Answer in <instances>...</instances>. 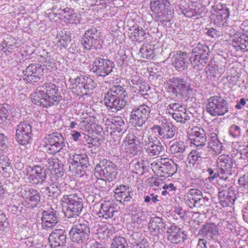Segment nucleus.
<instances>
[{
    "label": "nucleus",
    "instance_id": "f257e3e1",
    "mask_svg": "<svg viewBox=\"0 0 248 248\" xmlns=\"http://www.w3.org/2000/svg\"><path fill=\"white\" fill-rule=\"evenodd\" d=\"M62 97L58 87L51 83H46L39 87L32 94V102L38 106L48 108L57 105Z\"/></svg>",
    "mask_w": 248,
    "mask_h": 248
},
{
    "label": "nucleus",
    "instance_id": "f03ea898",
    "mask_svg": "<svg viewBox=\"0 0 248 248\" xmlns=\"http://www.w3.org/2000/svg\"><path fill=\"white\" fill-rule=\"evenodd\" d=\"M126 92L121 86L112 87L105 93L104 102L107 108L113 112L124 108L126 102L124 98Z\"/></svg>",
    "mask_w": 248,
    "mask_h": 248
},
{
    "label": "nucleus",
    "instance_id": "7ed1b4c3",
    "mask_svg": "<svg viewBox=\"0 0 248 248\" xmlns=\"http://www.w3.org/2000/svg\"><path fill=\"white\" fill-rule=\"evenodd\" d=\"M63 207H66L64 215L67 217L68 221L75 222L79 216L83 208L82 201L76 194H64L61 199Z\"/></svg>",
    "mask_w": 248,
    "mask_h": 248
},
{
    "label": "nucleus",
    "instance_id": "20e7f679",
    "mask_svg": "<svg viewBox=\"0 0 248 248\" xmlns=\"http://www.w3.org/2000/svg\"><path fill=\"white\" fill-rule=\"evenodd\" d=\"M166 89L170 95L177 98H181L186 93H188L192 91L187 80L179 77L169 79L166 83Z\"/></svg>",
    "mask_w": 248,
    "mask_h": 248
},
{
    "label": "nucleus",
    "instance_id": "39448f33",
    "mask_svg": "<svg viewBox=\"0 0 248 248\" xmlns=\"http://www.w3.org/2000/svg\"><path fill=\"white\" fill-rule=\"evenodd\" d=\"M43 144L45 150L48 153L55 155L65 147V141L62 135L58 132H53L46 135Z\"/></svg>",
    "mask_w": 248,
    "mask_h": 248
},
{
    "label": "nucleus",
    "instance_id": "423d86ee",
    "mask_svg": "<svg viewBox=\"0 0 248 248\" xmlns=\"http://www.w3.org/2000/svg\"><path fill=\"white\" fill-rule=\"evenodd\" d=\"M73 85L72 92L77 95H87L91 93L95 88L94 81L90 77L86 76H80L76 78H70Z\"/></svg>",
    "mask_w": 248,
    "mask_h": 248
},
{
    "label": "nucleus",
    "instance_id": "0eeeda50",
    "mask_svg": "<svg viewBox=\"0 0 248 248\" xmlns=\"http://www.w3.org/2000/svg\"><path fill=\"white\" fill-rule=\"evenodd\" d=\"M206 109L212 116H222L228 112V104L221 96L215 95L207 99Z\"/></svg>",
    "mask_w": 248,
    "mask_h": 248
},
{
    "label": "nucleus",
    "instance_id": "6e6552de",
    "mask_svg": "<svg viewBox=\"0 0 248 248\" xmlns=\"http://www.w3.org/2000/svg\"><path fill=\"white\" fill-rule=\"evenodd\" d=\"M117 174L116 166L107 159L101 160L94 169V175L96 178L104 177L108 182L115 179Z\"/></svg>",
    "mask_w": 248,
    "mask_h": 248
},
{
    "label": "nucleus",
    "instance_id": "1a4fd4ad",
    "mask_svg": "<svg viewBox=\"0 0 248 248\" xmlns=\"http://www.w3.org/2000/svg\"><path fill=\"white\" fill-rule=\"evenodd\" d=\"M69 234L72 242L82 244L89 240L90 229L87 223H79L72 227Z\"/></svg>",
    "mask_w": 248,
    "mask_h": 248
},
{
    "label": "nucleus",
    "instance_id": "9d476101",
    "mask_svg": "<svg viewBox=\"0 0 248 248\" xmlns=\"http://www.w3.org/2000/svg\"><path fill=\"white\" fill-rule=\"evenodd\" d=\"M151 167L153 170L166 177L172 176L177 170V165L167 158H162L159 161H154L151 163Z\"/></svg>",
    "mask_w": 248,
    "mask_h": 248
},
{
    "label": "nucleus",
    "instance_id": "9b49d317",
    "mask_svg": "<svg viewBox=\"0 0 248 248\" xmlns=\"http://www.w3.org/2000/svg\"><path fill=\"white\" fill-rule=\"evenodd\" d=\"M151 112V106L142 104L133 108L130 114V122L135 126L141 127L146 122Z\"/></svg>",
    "mask_w": 248,
    "mask_h": 248
},
{
    "label": "nucleus",
    "instance_id": "f8f14e48",
    "mask_svg": "<svg viewBox=\"0 0 248 248\" xmlns=\"http://www.w3.org/2000/svg\"><path fill=\"white\" fill-rule=\"evenodd\" d=\"M114 66L112 61L98 57L93 62L92 71L98 76L106 77L112 71Z\"/></svg>",
    "mask_w": 248,
    "mask_h": 248
},
{
    "label": "nucleus",
    "instance_id": "ddd939ff",
    "mask_svg": "<svg viewBox=\"0 0 248 248\" xmlns=\"http://www.w3.org/2000/svg\"><path fill=\"white\" fill-rule=\"evenodd\" d=\"M31 173H27L24 177L27 184L37 185L42 184L46 178V170L40 165H36L31 168Z\"/></svg>",
    "mask_w": 248,
    "mask_h": 248
},
{
    "label": "nucleus",
    "instance_id": "4468645a",
    "mask_svg": "<svg viewBox=\"0 0 248 248\" xmlns=\"http://www.w3.org/2000/svg\"><path fill=\"white\" fill-rule=\"evenodd\" d=\"M233 161L229 155L223 154L220 155L217 160V167L221 174V179L226 180L232 175Z\"/></svg>",
    "mask_w": 248,
    "mask_h": 248
},
{
    "label": "nucleus",
    "instance_id": "2eb2a0df",
    "mask_svg": "<svg viewBox=\"0 0 248 248\" xmlns=\"http://www.w3.org/2000/svg\"><path fill=\"white\" fill-rule=\"evenodd\" d=\"M32 136V127L28 122H21L17 126L16 137L17 142L21 145L30 143Z\"/></svg>",
    "mask_w": 248,
    "mask_h": 248
},
{
    "label": "nucleus",
    "instance_id": "dca6fc26",
    "mask_svg": "<svg viewBox=\"0 0 248 248\" xmlns=\"http://www.w3.org/2000/svg\"><path fill=\"white\" fill-rule=\"evenodd\" d=\"M71 164L69 166L71 170L75 171L77 174L85 172V169L90 165L87 155L85 154H75L71 158Z\"/></svg>",
    "mask_w": 248,
    "mask_h": 248
},
{
    "label": "nucleus",
    "instance_id": "f3484780",
    "mask_svg": "<svg viewBox=\"0 0 248 248\" xmlns=\"http://www.w3.org/2000/svg\"><path fill=\"white\" fill-rule=\"evenodd\" d=\"M190 137L191 143L197 148H204L206 142V137L204 130L198 126H195L188 132Z\"/></svg>",
    "mask_w": 248,
    "mask_h": 248
},
{
    "label": "nucleus",
    "instance_id": "a211bd4d",
    "mask_svg": "<svg viewBox=\"0 0 248 248\" xmlns=\"http://www.w3.org/2000/svg\"><path fill=\"white\" fill-rule=\"evenodd\" d=\"M24 79L28 82H37L43 75V69L38 64H31L23 71Z\"/></svg>",
    "mask_w": 248,
    "mask_h": 248
},
{
    "label": "nucleus",
    "instance_id": "6ab92c4d",
    "mask_svg": "<svg viewBox=\"0 0 248 248\" xmlns=\"http://www.w3.org/2000/svg\"><path fill=\"white\" fill-rule=\"evenodd\" d=\"M144 134L143 130L136 128L133 134L127 135L126 137V140L128 142L126 145L127 148L129 149L130 152L133 155H137L139 151L140 142L142 135H144Z\"/></svg>",
    "mask_w": 248,
    "mask_h": 248
},
{
    "label": "nucleus",
    "instance_id": "aec40b11",
    "mask_svg": "<svg viewBox=\"0 0 248 248\" xmlns=\"http://www.w3.org/2000/svg\"><path fill=\"white\" fill-rule=\"evenodd\" d=\"M48 241L51 248H63L66 243V232L63 230L56 229L50 234Z\"/></svg>",
    "mask_w": 248,
    "mask_h": 248
},
{
    "label": "nucleus",
    "instance_id": "412c9836",
    "mask_svg": "<svg viewBox=\"0 0 248 248\" xmlns=\"http://www.w3.org/2000/svg\"><path fill=\"white\" fill-rule=\"evenodd\" d=\"M133 193L129 186L120 185L114 189V197L117 202L125 205L131 201Z\"/></svg>",
    "mask_w": 248,
    "mask_h": 248
},
{
    "label": "nucleus",
    "instance_id": "4be33fe9",
    "mask_svg": "<svg viewBox=\"0 0 248 248\" xmlns=\"http://www.w3.org/2000/svg\"><path fill=\"white\" fill-rule=\"evenodd\" d=\"M41 219L42 227L46 230L52 229L58 222L56 211L53 210L43 211Z\"/></svg>",
    "mask_w": 248,
    "mask_h": 248
},
{
    "label": "nucleus",
    "instance_id": "5701e85b",
    "mask_svg": "<svg viewBox=\"0 0 248 248\" xmlns=\"http://www.w3.org/2000/svg\"><path fill=\"white\" fill-rule=\"evenodd\" d=\"M190 62V57L185 52L179 51L173 61L175 68L179 71L184 70L188 68Z\"/></svg>",
    "mask_w": 248,
    "mask_h": 248
},
{
    "label": "nucleus",
    "instance_id": "b1692460",
    "mask_svg": "<svg viewBox=\"0 0 248 248\" xmlns=\"http://www.w3.org/2000/svg\"><path fill=\"white\" fill-rule=\"evenodd\" d=\"M165 224L161 218L155 217L151 219L148 223V229L150 233L154 235H158L165 230Z\"/></svg>",
    "mask_w": 248,
    "mask_h": 248
},
{
    "label": "nucleus",
    "instance_id": "393cba45",
    "mask_svg": "<svg viewBox=\"0 0 248 248\" xmlns=\"http://www.w3.org/2000/svg\"><path fill=\"white\" fill-rule=\"evenodd\" d=\"M115 206L114 203L109 201L104 202L101 204V208L98 212L99 217L106 219L112 218L116 212Z\"/></svg>",
    "mask_w": 248,
    "mask_h": 248
},
{
    "label": "nucleus",
    "instance_id": "a878e982",
    "mask_svg": "<svg viewBox=\"0 0 248 248\" xmlns=\"http://www.w3.org/2000/svg\"><path fill=\"white\" fill-rule=\"evenodd\" d=\"M202 192L197 189H191L185 195L186 204L190 208L197 207L198 202L201 199Z\"/></svg>",
    "mask_w": 248,
    "mask_h": 248
},
{
    "label": "nucleus",
    "instance_id": "bb28decb",
    "mask_svg": "<svg viewBox=\"0 0 248 248\" xmlns=\"http://www.w3.org/2000/svg\"><path fill=\"white\" fill-rule=\"evenodd\" d=\"M166 233L168 239L173 244H178L183 239V232L176 225L173 224L167 227Z\"/></svg>",
    "mask_w": 248,
    "mask_h": 248
},
{
    "label": "nucleus",
    "instance_id": "cd10ccee",
    "mask_svg": "<svg viewBox=\"0 0 248 248\" xmlns=\"http://www.w3.org/2000/svg\"><path fill=\"white\" fill-rule=\"evenodd\" d=\"M218 233V229L214 223L205 224L199 231L200 234H202L207 239H214Z\"/></svg>",
    "mask_w": 248,
    "mask_h": 248
},
{
    "label": "nucleus",
    "instance_id": "c85d7f7f",
    "mask_svg": "<svg viewBox=\"0 0 248 248\" xmlns=\"http://www.w3.org/2000/svg\"><path fill=\"white\" fill-rule=\"evenodd\" d=\"M0 173L5 178L10 177L14 174L12 164L6 155L0 156Z\"/></svg>",
    "mask_w": 248,
    "mask_h": 248
},
{
    "label": "nucleus",
    "instance_id": "c756f323",
    "mask_svg": "<svg viewBox=\"0 0 248 248\" xmlns=\"http://www.w3.org/2000/svg\"><path fill=\"white\" fill-rule=\"evenodd\" d=\"M162 138V142L165 143H170L174 141L176 139L177 134V128L170 125L169 124L165 123L164 124V130Z\"/></svg>",
    "mask_w": 248,
    "mask_h": 248
},
{
    "label": "nucleus",
    "instance_id": "7c9ffc66",
    "mask_svg": "<svg viewBox=\"0 0 248 248\" xmlns=\"http://www.w3.org/2000/svg\"><path fill=\"white\" fill-rule=\"evenodd\" d=\"M232 44L236 49L245 51L248 50V35L245 33L235 34L232 41Z\"/></svg>",
    "mask_w": 248,
    "mask_h": 248
},
{
    "label": "nucleus",
    "instance_id": "2f4dec72",
    "mask_svg": "<svg viewBox=\"0 0 248 248\" xmlns=\"http://www.w3.org/2000/svg\"><path fill=\"white\" fill-rule=\"evenodd\" d=\"M23 196L25 199L30 201L34 205H37L40 201L41 197L39 192L32 188H28L24 190Z\"/></svg>",
    "mask_w": 248,
    "mask_h": 248
},
{
    "label": "nucleus",
    "instance_id": "473e14b6",
    "mask_svg": "<svg viewBox=\"0 0 248 248\" xmlns=\"http://www.w3.org/2000/svg\"><path fill=\"white\" fill-rule=\"evenodd\" d=\"M99 38L93 37L90 35H88V33L85 32L81 40V43L83 48L86 50L96 49V44L99 42Z\"/></svg>",
    "mask_w": 248,
    "mask_h": 248
},
{
    "label": "nucleus",
    "instance_id": "72a5a7b5",
    "mask_svg": "<svg viewBox=\"0 0 248 248\" xmlns=\"http://www.w3.org/2000/svg\"><path fill=\"white\" fill-rule=\"evenodd\" d=\"M209 49L204 44L199 43L192 50V56L202 57L208 60L209 56Z\"/></svg>",
    "mask_w": 248,
    "mask_h": 248
},
{
    "label": "nucleus",
    "instance_id": "f704fd0d",
    "mask_svg": "<svg viewBox=\"0 0 248 248\" xmlns=\"http://www.w3.org/2000/svg\"><path fill=\"white\" fill-rule=\"evenodd\" d=\"M163 146L157 140L145 149L146 152L151 156H157L163 152Z\"/></svg>",
    "mask_w": 248,
    "mask_h": 248
},
{
    "label": "nucleus",
    "instance_id": "c9c22d12",
    "mask_svg": "<svg viewBox=\"0 0 248 248\" xmlns=\"http://www.w3.org/2000/svg\"><path fill=\"white\" fill-rule=\"evenodd\" d=\"M170 4L168 0H153L150 3L152 11L156 14L161 13L165 11L166 7Z\"/></svg>",
    "mask_w": 248,
    "mask_h": 248
},
{
    "label": "nucleus",
    "instance_id": "e433bc0d",
    "mask_svg": "<svg viewBox=\"0 0 248 248\" xmlns=\"http://www.w3.org/2000/svg\"><path fill=\"white\" fill-rule=\"evenodd\" d=\"M207 156L206 150L204 148H197L192 150L188 156L189 163L194 165L199 158H206Z\"/></svg>",
    "mask_w": 248,
    "mask_h": 248
},
{
    "label": "nucleus",
    "instance_id": "4c0bfd02",
    "mask_svg": "<svg viewBox=\"0 0 248 248\" xmlns=\"http://www.w3.org/2000/svg\"><path fill=\"white\" fill-rule=\"evenodd\" d=\"M130 37L132 41L140 42L144 39L145 33L141 27L133 26L130 29Z\"/></svg>",
    "mask_w": 248,
    "mask_h": 248
},
{
    "label": "nucleus",
    "instance_id": "58836bf2",
    "mask_svg": "<svg viewBox=\"0 0 248 248\" xmlns=\"http://www.w3.org/2000/svg\"><path fill=\"white\" fill-rule=\"evenodd\" d=\"M208 146L212 149L216 154H219L222 150V144L219 141L216 134L214 133L211 134Z\"/></svg>",
    "mask_w": 248,
    "mask_h": 248
},
{
    "label": "nucleus",
    "instance_id": "ea45409f",
    "mask_svg": "<svg viewBox=\"0 0 248 248\" xmlns=\"http://www.w3.org/2000/svg\"><path fill=\"white\" fill-rule=\"evenodd\" d=\"M187 146L185 143L180 140H177L174 141L170 146V150L172 154H184Z\"/></svg>",
    "mask_w": 248,
    "mask_h": 248
},
{
    "label": "nucleus",
    "instance_id": "a19ab883",
    "mask_svg": "<svg viewBox=\"0 0 248 248\" xmlns=\"http://www.w3.org/2000/svg\"><path fill=\"white\" fill-rule=\"evenodd\" d=\"M112 124L111 128L114 130V132L120 133L125 130V126L124 120L119 116L113 117L111 120Z\"/></svg>",
    "mask_w": 248,
    "mask_h": 248
},
{
    "label": "nucleus",
    "instance_id": "79ce46f5",
    "mask_svg": "<svg viewBox=\"0 0 248 248\" xmlns=\"http://www.w3.org/2000/svg\"><path fill=\"white\" fill-rule=\"evenodd\" d=\"M206 59L202 57L191 56L190 62L193 68L197 70H202L207 62Z\"/></svg>",
    "mask_w": 248,
    "mask_h": 248
},
{
    "label": "nucleus",
    "instance_id": "37998d69",
    "mask_svg": "<svg viewBox=\"0 0 248 248\" xmlns=\"http://www.w3.org/2000/svg\"><path fill=\"white\" fill-rule=\"evenodd\" d=\"M212 10L217 13V15L222 14V17H229L230 13L226 5L220 3L216 4L212 6Z\"/></svg>",
    "mask_w": 248,
    "mask_h": 248
},
{
    "label": "nucleus",
    "instance_id": "c03bdc74",
    "mask_svg": "<svg viewBox=\"0 0 248 248\" xmlns=\"http://www.w3.org/2000/svg\"><path fill=\"white\" fill-rule=\"evenodd\" d=\"M57 14L61 16H63L65 19L71 20L74 19L75 17L74 12L73 9L69 7H66L64 9L60 8L57 10Z\"/></svg>",
    "mask_w": 248,
    "mask_h": 248
},
{
    "label": "nucleus",
    "instance_id": "a18cd8bd",
    "mask_svg": "<svg viewBox=\"0 0 248 248\" xmlns=\"http://www.w3.org/2000/svg\"><path fill=\"white\" fill-rule=\"evenodd\" d=\"M141 56L146 59L153 58V49L152 46L148 44H144L140 50Z\"/></svg>",
    "mask_w": 248,
    "mask_h": 248
},
{
    "label": "nucleus",
    "instance_id": "49530a36",
    "mask_svg": "<svg viewBox=\"0 0 248 248\" xmlns=\"http://www.w3.org/2000/svg\"><path fill=\"white\" fill-rule=\"evenodd\" d=\"M190 116L187 113L186 109L184 110L180 111L179 113L173 114V118L177 122L182 124L186 123L190 119Z\"/></svg>",
    "mask_w": 248,
    "mask_h": 248
},
{
    "label": "nucleus",
    "instance_id": "de8ad7c7",
    "mask_svg": "<svg viewBox=\"0 0 248 248\" xmlns=\"http://www.w3.org/2000/svg\"><path fill=\"white\" fill-rule=\"evenodd\" d=\"M111 248H128V244L125 239L122 237H114L111 243Z\"/></svg>",
    "mask_w": 248,
    "mask_h": 248
},
{
    "label": "nucleus",
    "instance_id": "09e8293b",
    "mask_svg": "<svg viewBox=\"0 0 248 248\" xmlns=\"http://www.w3.org/2000/svg\"><path fill=\"white\" fill-rule=\"evenodd\" d=\"M59 187L57 184L51 185L49 186L42 187L41 189V192L44 194L47 195L48 196L51 195L53 196H56L57 190H59Z\"/></svg>",
    "mask_w": 248,
    "mask_h": 248
},
{
    "label": "nucleus",
    "instance_id": "8fccbe9b",
    "mask_svg": "<svg viewBox=\"0 0 248 248\" xmlns=\"http://www.w3.org/2000/svg\"><path fill=\"white\" fill-rule=\"evenodd\" d=\"M229 135L234 140H238L242 135V130L239 126L232 124L229 129Z\"/></svg>",
    "mask_w": 248,
    "mask_h": 248
},
{
    "label": "nucleus",
    "instance_id": "3c124183",
    "mask_svg": "<svg viewBox=\"0 0 248 248\" xmlns=\"http://www.w3.org/2000/svg\"><path fill=\"white\" fill-rule=\"evenodd\" d=\"M168 112L172 115L174 113H178L180 111L184 110L185 108L183 107L180 103H171L167 107Z\"/></svg>",
    "mask_w": 248,
    "mask_h": 248
},
{
    "label": "nucleus",
    "instance_id": "603ef678",
    "mask_svg": "<svg viewBox=\"0 0 248 248\" xmlns=\"http://www.w3.org/2000/svg\"><path fill=\"white\" fill-rule=\"evenodd\" d=\"M150 89L149 85L145 81H141L138 86L135 87L133 88L132 91L135 93H138L141 95H144L146 94V92Z\"/></svg>",
    "mask_w": 248,
    "mask_h": 248
},
{
    "label": "nucleus",
    "instance_id": "864d4df0",
    "mask_svg": "<svg viewBox=\"0 0 248 248\" xmlns=\"http://www.w3.org/2000/svg\"><path fill=\"white\" fill-rule=\"evenodd\" d=\"M9 108L10 106L0 105V124L5 122L8 120L9 115Z\"/></svg>",
    "mask_w": 248,
    "mask_h": 248
},
{
    "label": "nucleus",
    "instance_id": "5fc2aeb1",
    "mask_svg": "<svg viewBox=\"0 0 248 248\" xmlns=\"http://www.w3.org/2000/svg\"><path fill=\"white\" fill-rule=\"evenodd\" d=\"M155 142L154 138L152 135H146L145 133L142 135L141 140L140 142V146H143L145 149L153 144Z\"/></svg>",
    "mask_w": 248,
    "mask_h": 248
},
{
    "label": "nucleus",
    "instance_id": "6e6d98bb",
    "mask_svg": "<svg viewBox=\"0 0 248 248\" xmlns=\"http://www.w3.org/2000/svg\"><path fill=\"white\" fill-rule=\"evenodd\" d=\"M164 123L159 125H154L151 128L152 132L162 141Z\"/></svg>",
    "mask_w": 248,
    "mask_h": 248
},
{
    "label": "nucleus",
    "instance_id": "4d7b16f0",
    "mask_svg": "<svg viewBox=\"0 0 248 248\" xmlns=\"http://www.w3.org/2000/svg\"><path fill=\"white\" fill-rule=\"evenodd\" d=\"M132 165L134 167L133 172L137 174L142 173L144 170L143 161L142 160L133 161Z\"/></svg>",
    "mask_w": 248,
    "mask_h": 248
},
{
    "label": "nucleus",
    "instance_id": "13d9d810",
    "mask_svg": "<svg viewBox=\"0 0 248 248\" xmlns=\"http://www.w3.org/2000/svg\"><path fill=\"white\" fill-rule=\"evenodd\" d=\"M71 40L69 33L66 32L64 34L62 32V35L57 41V44L63 47H65Z\"/></svg>",
    "mask_w": 248,
    "mask_h": 248
},
{
    "label": "nucleus",
    "instance_id": "bf43d9fd",
    "mask_svg": "<svg viewBox=\"0 0 248 248\" xmlns=\"http://www.w3.org/2000/svg\"><path fill=\"white\" fill-rule=\"evenodd\" d=\"M183 13L187 17L191 18L193 17H198L200 16L201 12L200 9L190 8L188 10H185L183 11Z\"/></svg>",
    "mask_w": 248,
    "mask_h": 248
},
{
    "label": "nucleus",
    "instance_id": "052dcab7",
    "mask_svg": "<svg viewBox=\"0 0 248 248\" xmlns=\"http://www.w3.org/2000/svg\"><path fill=\"white\" fill-rule=\"evenodd\" d=\"M71 136L72 139L75 141L80 140L84 141V140H86L87 138H89V136L84 133H81L76 130H74L72 132Z\"/></svg>",
    "mask_w": 248,
    "mask_h": 248
},
{
    "label": "nucleus",
    "instance_id": "680f3d73",
    "mask_svg": "<svg viewBox=\"0 0 248 248\" xmlns=\"http://www.w3.org/2000/svg\"><path fill=\"white\" fill-rule=\"evenodd\" d=\"M8 225L5 214L0 210V233L7 229Z\"/></svg>",
    "mask_w": 248,
    "mask_h": 248
},
{
    "label": "nucleus",
    "instance_id": "e2e57ef3",
    "mask_svg": "<svg viewBox=\"0 0 248 248\" xmlns=\"http://www.w3.org/2000/svg\"><path fill=\"white\" fill-rule=\"evenodd\" d=\"M207 172L209 174L208 179L210 181H212L215 179L219 177L221 179V174L219 171L218 168L217 167L215 170L211 168H208L207 169Z\"/></svg>",
    "mask_w": 248,
    "mask_h": 248
},
{
    "label": "nucleus",
    "instance_id": "0e129e2a",
    "mask_svg": "<svg viewBox=\"0 0 248 248\" xmlns=\"http://www.w3.org/2000/svg\"><path fill=\"white\" fill-rule=\"evenodd\" d=\"M57 159L56 157H45L41 161L46 167L51 170V168H54V164L57 161Z\"/></svg>",
    "mask_w": 248,
    "mask_h": 248
},
{
    "label": "nucleus",
    "instance_id": "69168bd1",
    "mask_svg": "<svg viewBox=\"0 0 248 248\" xmlns=\"http://www.w3.org/2000/svg\"><path fill=\"white\" fill-rule=\"evenodd\" d=\"M235 199L233 193L229 192L225 199H223L222 201V205L223 206H230L234 203Z\"/></svg>",
    "mask_w": 248,
    "mask_h": 248
},
{
    "label": "nucleus",
    "instance_id": "338daca9",
    "mask_svg": "<svg viewBox=\"0 0 248 248\" xmlns=\"http://www.w3.org/2000/svg\"><path fill=\"white\" fill-rule=\"evenodd\" d=\"M7 138L3 134H0V150L4 151L8 148Z\"/></svg>",
    "mask_w": 248,
    "mask_h": 248
},
{
    "label": "nucleus",
    "instance_id": "774afa93",
    "mask_svg": "<svg viewBox=\"0 0 248 248\" xmlns=\"http://www.w3.org/2000/svg\"><path fill=\"white\" fill-rule=\"evenodd\" d=\"M238 183L244 188H248V172L240 177Z\"/></svg>",
    "mask_w": 248,
    "mask_h": 248
}]
</instances>
